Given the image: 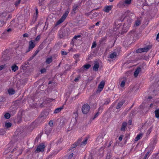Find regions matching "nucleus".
<instances>
[{
	"label": "nucleus",
	"mask_w": 159,
	"mask_h": 159,
	"mask_svg": "<svg viewBox=\"0 0 159 159\" xmlns=\"http://www.w3.org/2000/svg\"><path fill=\"white\" fill-rule=\"evenodd\" d=\"M90 107L88 104H85L82 106L81 110L83 114H87L89 111Z\"/></svg>",
	"instance_id": "obj_1"
},
{
	"label": "nucleus",
	"mask_w": 159,
	"mask_h": 159,
	"mask_svg": "<svg viewBox=\"0 0 159 159\" xmlns=\"http://www.w3.org/2000/svg\"><path fill=\"white\" fill-rule=\"evenodd\" d=\"M69 12V10H66L60 19L57 22L56 25H58L62 22L66 18Z\"/></svg>",
	"instance_id": "obj_2"
},
{
	"label": "nucleus",
	"mask_w": 159,
	"mask_h": 159,
	"mask_svg": "<svg viewBox=\"0 0 159 159\" xmlns=\"http://www.w3.org/2000/svg\"><path fill=\"white\" fill-rule=\"evenodd\" d=\"M45 147V145L43 144L42 143L39 144L38 146L37 149L35 151L36 152H43Z\"/></svg>",
	"instance_id": "obj_3"
},
{
	"label": "nucleus",
	"mask_w": 159,
	"mask_h": 159,
	"mask_svg": "<svg viewBox=\"0 0 159 159\" xmlns=\"http://www.w3.org/2000/svg\"><path fill=\"white\" fill-rule=\"evenodd\" d=\"M105 85V81H101L98 85L97 92H100L103 89Z\"/></svg>",
	"instance_id": "obj_4"
},
{
	"label": "nucleus",
	"mask_w": 159,
	"mask_h": 159,
	"mask_svg": "<svg viewBox=\"0 0 159 159\" xmlns=\"http://www.w3.org/2000/svg\"><path fill=\"white\" fill-rule=\"evenodd\" d=\"M35 46V44L32 41H30L29 42V47L28 49L26 51V52L27 53L29 52L31 49H33Z\"/></svg>",
	"instance_id": "obj_5"
},
{
	"label": "nucleus",
	"mask_w": 159,
	"mask_h": 159,
	"mask_svg": "<svg viewBox=\"0 0 159 159\" xmlns=\"http://www.w3.org/2000/svg\"><path fill=\"white\" fill-rule=\"evenodd\" d=\"M91 67V65L89 64H86L84 65L79 70V72L84 71L85 70L88 69Z\"/></svg>",
	"instance_id": "obj_6"
},
{
	"label": "nucleus",
	"mask_w": 159,
	"mask_h": 159,
	"mask_svg": "<svg viewBox=\"0 0 159 159\" xmlns=\"http://www.w3.org/2000/svg\"><path fill=\"white\" fill-rule=\"evenodd\" d=\"M152 48L151 45H149L147 46L146 47L143 48H142V50L143 52H147Z\"/></svg>",
	"instance_id": "obj_7"
},
{
	"label": "nucleus",
	"mask_w": 159,
	"mask_h": 159,
	"mask_svg": "<svg viewBox=\"0 0 159 159\" xmlns=\"http://www.w3.org/2000/svg\"><path fill=\"white\" fill-rule=\"evenodd\" d=\"M141 69L140 67H138L136 69V70L135 71L134 73V75L135 77H137L138 74H139V73L141 71Z\"/></svg>",
	"instance_id": "obj_8"
},
{
	"label": "nucleus",
	"mask_w": 159,
	"mask_h": 159,
	"mask_svg": "<svg viewBox=\"0 0 159 159\" xmlns=\"http://www.w3.org/2000/svg\"><path fill=\"white\" fill-rule=\"evenodd\" d=\"M112 6H108L105 7L104 9V11L106 12H109L112 9Z\"/></svg>",
	"instance_id": "obj_9"
},
{
	"label": "nucleus",
	"mask_w": 159,
	"mask_h": 159,
	"mask_svg": "<svg viewBox=\"0 0 159 159\" xmlns=\"http://www.w3.org/2000/svg\"><path fill=\"white\" fill-rule=\"evenodd\" d=\"M82 141V139H79L77 143H75L72 145L71 146V147H70V150L71 149H73L75 148L78 145V144H80V143L81 142V141Z\"/></svg>",
	"instance_id": "obj_10"
},
{
	"label": "nucleus",
	"mask_w": 159,
	"mask_h": 159,
	"mask_svg": "<svg viewBox=\"0 0 159 159\" xmlns=\"http://www.w3.org/2000/svg\"><path fill=\"white\" fill-rule=\"evenodd\" d=\"M88 140V139L87 137L85 138L83 141L80 143V146H85L87 143Z\"/></svg>",
	"instance_id": "obj_11"
},
{
	"label": "nucleus",
	"mask_w": 159,
	"mask_h": 159,
	"mask_svg": "<svg viewBox=\"0 0 159 159\" xmlns=\"http://www.w3.org/2000/svg\"><path fill=\"white\" fill-rule=\"evenodd\" d=\"M131 2V0H125L123 2V5L126 6L130 4Z\"/></svg>",
	"instance_id": "obj_12"
},
{
	"label": "nucleus",
	"mask_w": 159,
	"mask_h": 159,
	"mask_svg": "<svg viewBox=\"0 0 159 159\" xmlns=\"http://www.w3.org/2000/svg\"><path fill=\"white\" fill-rule=\"evenodd\" d=\"M11 68L13 71L15 72L18 70V67L16 64H13L11 66Z\"/></svg>",
	"instance_id": "obj_13"
},
{
	"label": "nucleus",
	"mask_w": 159,
	"mask_h": 159,
	"mask_svg": "<svg viewBox=\"0 0 159 159\" xmlns=\"http://www.w3.org/2000/svg\"><path fill=\"white\" fill-rule=\"evenodd\" d=\"M78 6L77 5H75L73 7L72 11V13H75L76 11L78 10Z\"/></svg>",
	"instance_id": "obj_14"
},
{
	"label": "nucleus",
	"mask_w": 159,
	"mask_h": 159,
	"mask_svg": "<svg viewBox=\"0 0 159 159\" xmlns=\"http://www.w3.org/2000/svg\"><path fill=\"white\" fill-rule=\"evenodd\" d=\"M117 56V53L116 52H114L111 53L110 55V57L111 59H114L116 58Z\"/></svg>",
	"instance_id": "obj_15"
},
{
	"label": "nucleus",
	"mask_w": 159,
	"mask_h": 159,
	"mask_svg": "<svg viewBox=\"0 0 159 159\" xmlns=\"http://www.w3.org/2000/svg\"><path fill=\"white\" fill-rule=\"evenodd\" d=\"M143 134L140 133L137 135L136 137L134 139V140L135 141H137L139 140L143 136Z\"/></svg>",
	"instance_id": "obj_16"
},
{
	"label": "nucleus",
	"mask_w": 159,
	"mask_h": 159,
	"mask_svg": "<svg viewBox=\"0 0 159 159\" xmlns=\"http://www.w3.org/2000/svg\"><path fill=\"white\" fill-rule=\"evenodd\" d=\"M127 124L125 122H123L122 123V126L121 128V131H124L125 130V128L126 127Z\"/></svg>",
	"instance_id": "obj_17"
},
{
	"label": "nucleus",
	"mask_w": 159,
	"mask_h": 159,
	"mask_svg": "<svg viewBox=\"0 0 159 159\" xmlns=\"http://www.w3.org/2000/svg\"><path fill=\"white\" fill-rule=\"evenodd\" d=\"M124 102L123 101H121L119 102L116 106V109H119L122 106Z\"/></svg>",
	"instance_id": "obj_18"
},
{
	"label": "nucleus",
	"mask_w": 159,
	"mask_h": 159,
	"mask_svg": "<svg viewBox=\"0 0 159 159\" xmlns=\"http://www.w3.org/2000/svg\"><path fill=\"white\" fill-rule=\"evenodd\" d=\"M8 92L10 95H12L15 93V90L12 89H9L8 90Z\"/></svg>",
	"instance_id": "obj_19"
},
{
	"label": "nucleus",
	"mask_w": 159,
	"mask_h": 159,
	"mask_svg": "<svg viewBox=\"0 0 159 159\" xmlns=\"http://www.w3.org/2000/svg\"><path fill=\"white\" fill-rule=\"evenodd\" d=\"M99 67V65L98 64H95L93 67V69L95 71H97L98 70V69Z\"/></svg>",
	"instance_id": "obj_20"
},
{
	"label": "nucleus",
	"mask_w": 159,
	"mask_h": 159,
	"mask_svg": "<svg viewBox=\"0 0 159 159\" xmlns=\"http://www.w3.org/2000/svg\"><path fill=\"white\" fill-rule=\"evenodd\" d=\"M11 124L10 122H5V127L6 128H9L11 126Z\"/></svg>",
	"instance_id": "obj_21"
},
{
	"label": "nucleus",
	"mask_w": 159,
	"mask_h": 159,
	"mask_svg": "<svg viewBox=\"0 0 159 159\" xmlns=\"http://www.w3.org/2000/svg\"><path fill=\"white\" fill-rule=\"evenodd\" d=\"M155 113L156 117L159 119V109L155 111Z\"/></svg>",
	"instance_id": "obj_22"
},
{
	"label": "nucleus",
	"mask_w": 159,
	"mask_h": 159,
	"mask_svg": "<svg viewBox=\"0 0 159 159\" xmlns=\"http://www.w3.org/2000/svg\"><path fill=\"white\" fill-rule=\"evenodd\" d=\"M52 61V57H51L49 58H47L46 60V62L47 64H49L51 63Z\"/></svg>",
	"instance_id": "obj_23"
},
{
	"label": "nucleus",
	"mask_w": 159,
	"mask_h": 159,
	"mask_svg": "<svg viewBox=\"0 0 159 159\" xmlns=\"http://www.w3.org/2000/svg\"><path fill=\"white\" fill-rule=\"evenodd\" d=\"M62 109H63V108L61 107L58 108L56 109L54 111V113H59L61 111V110Z\"/></svg>",
	"instance_id": "obj_24"
},
{
	"label": "nucleus",
	"mask_w": 159,
	"mask_h": 159,
	"mask_svg": "<svg viewBox=\"0 0 159 159\" xmlns=\"http://www.w3.org/2000/svg\"><path fill=\"white\" fill-rule=\"evenodd\" d=\"M141 23V20L139 19H138L137 20L135 21V25L136 26L139 25Z\"/></svg>",
	"instance_id": "obj_25"
},
{
	"label": "nucleus",
	"mask_w": 159,
	"mask_h": 159,
	"mask_svg": "<svg viewBox=\"0 0 159 159\" xmlns=\"http://www.w3.org/2000/svg\"><path fill=\"white\" fill-rule=\"evenodd\" d=\"M7 15V13L6 12H4L1 13L0 14V16L2 19H3V18L6 16Z\"/></svg>",
	"instance_id": "obj_26"
},
{
	"label": "nucleus",
	"mask_w": 159,
	"mask_h": 159,
	"mask_svg": "<svg viewBox=\"0 0 159 159\" xmlns=\"http://www.w3.org/2000/svg\"><path fill=\"white\" fill-rule=\"evenodd\" d=\"M125 81L123 80L122 81L120 84V86L121 87H124L125 85Z\"/></svg>",
	"instance_id": "obj_27"
},
{
	"label": "nucleus",
	"mask_w": 159,
	"mask_h": 159,
	"mask_svg": "<svg viewBox=\"0 0 159 159\" xmlns=\"http://www.w3.org/2000/svg\"><path fill=\"white\" fill-rule=\"evenodd\" d=\"M5 118L7 119H8L10 117V115L9 113H6L4 115Z\"/></svg>",
	"instance_id": "obj_28"
},
{
	"label": "nucleus",
	"mask_w": 159,
	"mask_h": 159,
	"mask_svg": "<svg viewBox=\"0 0 159 159\" xmlns=\"http://www.w3.org/2000/svg\"><path fill=\"white\" fill-rule=\"evenodd\" d=\"M81 37V35H78L77 36H75L72 39L73 41H75V40L76 39H77L79 38H80Z\"/></svg>",
	"instance_id": "obj_29"
},
{
	"label": "nucleus",
	"mask_w": 159,
	"mask_h": 159,
	"mask_svg": "<svg viewBox=\"0 0 159 159\" xmlns=\"http://www.w3.org/2000/svg\"><path fill=\"white\" fill-rule=\"evenodd\" d=\"M73 153H71L70 154H69L67 156V158L69 159H71L72 157H73Z\"/></svg>",
	"instance_id": "obj_30"
},
{
	"label": "nucleus",
	"mask_w": 159,
	"mask_h": 159,
	"mask_svg": "<svg viewBox=\"0 0 159 159\" xmlns=\"http://www.w3.org/2000/svg\"><path fill=\"white\" fill-rule=\"evenodd\" d=\"M152 126L151 128H150L148 130L147 134H149L151 133L152 130Z\"/></svg>",
	"instance_id": "obj_31"
},
{
	"label": "nucleus",
	"mask_w": 159,
	"mask_h": 159,
	"mask_svg": "<svg viewBox=\"0 0 159 159\" xmlns=\"http://www.w3.org/2000/svg\"><path fill=\"white\" fill-rule=\"evenodd\" d=\"M96 46H97V44H96V42H93V43L92 45V46L91 47V48H95L96 47Z\"/></svg>",
	"instance_id": "obj_32"
},
{
	"label": "nucleus",
	"mask_w": 159,
	"mask_h": 159,
	"mask_svg": "<svg viewBox=\"0 0 159 159\" xmlns=\"http://www.w3.org/2000/svg\"><path fill=\"white\" fill-rule=\"evenodd\" d=\"M136 52L137 53L143 52L142 50V48H139L136 50Z\"/></svg>",
	"instance_id": "obj_33"
},
{
	"label": "nucleus",
	"mask_w": 159,
	"mask_h": 159,
	"mask_svg": "<svg viewBox=\"0 0 159 159\" xmlns=\"http://www.w3.org/2000/svg\"><path fill=\"white\" fill-rule=\"evenodd\" d=\"M39 51L38 50H36L34 54H33L31 59H32L39 52Z\"/></svg>",
	"instance_id": "obj_34"
},
{
	"label": "nucleus",
	"mask_w": 159,
	"mask_h": 159,
	"mask_svg": "<svg viewBox=\"0 0 159 159\" xmlns=\"http://www.w3.org/2000/svg\"><path fill=\"white\" fill-rule=\"evenodd\" d=\"M6 67V66L5 65H3L0 66V70L5 68Z\"/></svg>",
	"instance_id": "obj_35"
},
{
	"label": "nucleus",
	"mask_w": 159,
	"mask_h": 159,
	"mask_svg": "<svg viewBox=\"0 0 159 159\" xmlns=\"http://www.w3.org/2000/svg\"><path fill=\"white\" fill-rule=\"evenodd\" d=\"M40 35H38L35 39V41H39L40 39Z\"/></svg>",
	"instance_id": "obj_36"
},
{
	"label": "nucleus",
	"mask_w": 159,
	"mask_h": 159,
	"mask_svg": "<svg viewBox=\"0 0 159 159\" xmlns=\"http://www.w3.org/2000/svg\"><path fill=\"white\" fill-rule=\"evenodd\" d=\"M20 0H19L15 2V5L16 6H17L20 3Z\"/></svg>",
	"instance_id": "obj_37"
},
{
	"label": "nucleus",
	"mask_w": 159,
	"mask_h": 159,
	"mask_svg": "<svg viewBox=\"0 0 159 159\" xmlns=\"http://www.w3.org/2000/svg\"><path fill=\"white\" fill-rule=\"evenodd\" d=\"M40 72L41 73H44L46 72V70L45 68H43L41 70Z\"/></svg>",
	"instance_id": "obj_38"
},
{
	"label": "nucleus",
	"mask_w": 159,
	"mask_h": 159,
	"mask_svg": "<svg viewBox=\"0 0 159 159\" xmlns=\"http://www.w3.org/2000/svg\"><path fill=\"white\" fill-rule=\"evenodd\" d=\"M123 137V135H121L119 137V139H118L120 141H121L122 140Z\"/></svg>",
	"instance_id": "obj_39"
},
{
	"label": "nucleus",
	"mask_w": 159,
	"mask_h": 159,
	"mask_svg": "<svg viewBox=\"0 0 159 159\" xmlns=\"http://www.w3.org/2000/svg\"><path fill=\"white\" fill-rule=\"evenodd\" d=\"M105 40V39L104 38L102 39L99 41V43L100 44H102V43Z\"/></svg>",
	"instance_id": "obj_40"
},
{
	"label": "nucleus",
	"mask_w": 159,
	"mask_h": 159,
	"mask_svg": "<svg viewBox=\"0 0 159 159\" xmlns=\"http://www.w3.org/2000/svg\"><path fill=\"white\" fill-rule=\"evenodd\" d=\"M149 152H148L146 154V155H145L144 158L143 159H146V158H147L149 154Z\"/></svg>",
	"instance_id": "obj_41"
},
{
	"label": "nucleus",
	"mask_w": 159,
	"mask_h": 159,
	"mask_svg": "<svg viewBox=\"0 0 159 159\" xmlns=\"http://www.w3.org/2000/svg\"><path fill=\"white\" fill-rule=\"evenodd\" d=\"M80 56V55L78 54H75L74 56V58H78Z\"/></svg>",
	"instance_id": "obj_42"
},
{
	"label": "nucleus",
	"mask_w": 159,
	"mask_h": 159,
	"mask_svg": "<svg viewBox=\"0 0 159 159\" xmlns=\"http://www.w3.org/2000/svg\"><path fill=\"white\" fill-rule=\"evenodd\" d=\"M61 54L62 55H66L67 54V53L66 52H64V51H61Z\"/></svg>",
	"instance_id": "obj_43"
},
{
	"label": "nucleus",
	"mask_w": 159,
	"mask_h": 159,
	"mask_svg": "<svg viewBox=\"0 0 159 159\" xmlns=\"http://www.w3.org/2000/svg\"><path fill=\"white\" fill-rule=\"evenodd\" d=\"M49 125L51 126V127H52L53 126V122L52 121H49Z\"/></svg>",
	"instance_id": "obj_44"
},
{
	"label": "nucleus",
	"mask_w": 159,
	"mask_h": 159,
	"mask_svg": "<svg viewBox=\"0 0 159 159\" xmlns=\"http://www.w3.org/2000/svg\"><path fill=\"white\" fill-rule=\"evenodd\" d=\"M110 102V100H107L104 103V104L107 105Z\"/></svg>",
	"instance_id": "obj_45"
},
{
	"label": "nucleus",
	"mask_w": 159,
	"mask_h": 159,
	"mask_svg": "<svg viewBox=\"0 0 159 159\" xmlns=\"http://www.w3.org/2000/svg\"><path fill=\"white\" fill-rule=\"evenodd\" d=\"M23 36L24 37H27L28 36V34H25L23 35Z\"/></svg>",
	"instance_id": "obj_46"
},
{
	"label": "nucleus",
	"mask_w": 159,
	"mask_h": 159,
	"mask_svg": "<svg viewBox=\"0 0 159 159\" xmlns=\"http://www.w3.org/2000/svg\"><path fill=\"white\" fill-rule=\"evenodd\" d=\"M156 40H157L158 41H159V33L157 34V36Z\"/></svg>",
	"instance_id": "obj_47"
},
{
	"label": "nucleus",
	"mask_w": 159,
	"mask_h": 159,
	"mask_svg": "<svg viewBox=\"0 0 159 159\" xmlns=\"http://www.w3.org/2000/svg\"><path fill=\"white\" fill-rule=\"evenodd\" d=\"M98 114H99V113L98 112H97L96 114L95 115L94 119L96 118L98 116Z\"/></svg>",
	"instance_id": "obj_48"
},
{
	"label": "nucleus",
	"mask_w": 159,
	"mask_h": 159,
	"mask_svg": "<svg viewBox=\"0 0 159 159\" xmlns=\"http://www.w3.org/2000/svg\"><path fill=\"white\" fill-rule=\"evenodd\" d=\"M1 23V24H2V25H1V26H2L5 23V22L4 21H0V23Z\"/></svg>",
	"instance_id": "obj_49"
},
{
	"label": "nucleus",
	"mask_w": 159,
	"mask_h": 159,
	"mask_svg": "<svg viewBox=\"0 0 159 159\" xmlns=\"http://www.w3.org/2000/svg\"><path fill=\"white\" fill-rule=\"evenodd\" d=\"M79 79V78H75V79H74V81L75 82H77L78 80Z\"/></svg>",
	"instance_id": "obj_50"
},
{
	"label": "nucleus",
	"mask_w": 159,
	"mask_h": 159,
	"mask_svg": "<svg viewBox=\"0 0 159 159\" xmlns=\"http://www.w3.org/2000/svg\"><path fill=\"white\" fill-rule=\"evenodd\" d=\"M35 9H36V15H38V9L37 8H35Z\"/></svg>",
	"instance_id": "obj_51"
},
{
	"label": "nucleus",
	"mask_w": 159,
	"mask_h": 159,
	"mask_svg": "<svg viewBox=\"0 0 159 159\" xmlns=\"http://www.w3.org/2000/svg\"><path fill=\"white\" fill-rule=\"evenodd\" d=\"M54 100V99H48V101L49 102H52Z\"/></svg>",
	"instance_id": "obj_52"
},
{
	"label": "nucleus",
	"mask_w": 159,
	"mask_h": 159,
	"mask_svg": "<svg viewBox=\"0 0 159 159\" xmlns=\"http://www.w3.org/2000/svg\"><path fill=\"white\" fill-rule=\"evenodd\" d=\"M128 123L130 125L131 124L132 121L131 120H129V121Z\"/></svg>",
	"instance_id": "obj_53"
},
{
	"label": "nucleus",
	"mask_w": 159,
	"mask_h": 159,
	"mask_svg": "<svg viewBox=\"0 0 159 159\" xmlns=\"http://www.w3.org/2000/svg\"><path fill=\"white\" fill-rule=\"evenodd\" d=\"M45 132L47 134H48L50 133V131L48 132L47 131H46Z\"/></svg>",
	"instance_id": "obj_54"
},
{
	"label": "nucleus",
	"mask_w": 159,
	"mask_h": 159,
	"mask_svg": "<svg viewBox=\"0 0 159 159\" xmlns=\"http://www.w3.org/2000/svg\"><path fill=\"white\" fill-rule=\"evenodd\" d=\"M99 23L98 22L96 23L95 25H99Z\"/></svg>",
	"instance_id": "obj_55"
},
{
	"label": "nucleus",
	"mask_w": 159,
	"mask_h": 159,
	"mask_svg": "<svg viewBox=\"0 0 159 159\" xmlns=\"http://www.w3.org/2000/svg\"><path fill=\"white\" fill-rule=\"evenodd\" d=\"M15 22V20H13L11 21V24H12L14 22Z\"/></svg>",
	"instance_id": "obj_56"
},
{
	"label": "nucleus",
	"mask_w": 159,
	"mask_h": 159,
	"mask_svg": "<svg viewBox=\"0 0 159 159\" xmlns=\"http://www.w3.org/2000/svg\"><path fill=\"white\" fill-rule=\"evenodd\" d=\"M153 104L152 103L151 104H150V107H153Z\"/></svg>",
	"instance_id": "obj_57"
},
{
	"label": "nucleus",
	"mask_w": 159,
	"mask_h": 159,
	"mask_svg": "<svg viewBox=\"0 0 159 159\" xmlns=\"http://www.w3.org/2000/svg\"><path fill=\"white\" fill-rule=\"evenodd\" d=\"M11 29H8L7 30V32H9L10 31H11Z\"/></svg>",
	"instance_id": "obj_58"
},
{
	"label": "nucleus",
	"mask_w": 159,
	"mask_h": 159,
	"mask_svg": "<svg viewBox=\"0 0 159 159\" xmlns=\"http://www.w3.org/2000/svg\"><path fill=\"white\" fill-rule=\"evenodd\" d=\"M63 37V36L62 35H60V37L61 38H62Z\"/></svg>",
	"instance_id": "obj_59"
},
{
	"label": "nucleus",
	"mask_w": 159,
	"mask_h": 159,
	"mask_svg": "<svg viewBox=\"0 0 159 159\" xmlns=\"http://www.w3.org/2000/svg\"><path fill=\"white\" fill-rule=\"evenodd\" d=\"M104 147H102L100 149L102 150L104 149Z\"/></svg>",
	"instance_id": "obj_60"
},
{
	"label": "nucleus",
	"mask_w": 159,
	"mask_h": 159,
	"mask_svg": "<svg viewBox=\"0 0 159 159\" xmlns=\"http://www.w3.org/2000/svg\"><path fill=\"white\" fill-rule=\"evenodd\" d=\"M77 61L76 60L75 61V64H76V63H77Z\"/></svg>",
	"instance_id": "obj_61"
},
{
	"label": "nucleus",
	"mask_w": 159,
	"mask_h": 159,
	"mask_svg": "<svg viewBox=\"0 0 159 159\" xmlns=\"http://www.w3.org/2000/svg\"><path fill=\"white\" fill-rule=\"evenodd\" d=\"M114 0H109V1L110 2H113V1Z\"/></svg>",
	"instance_id": "obj_62"
},
{
	"label": "nucleus",
	"mask_w": 159,
	"mask_h": 159,
	"mask_svg": "<svg viewBox=\"0 0 159 159\" xmlns=\"http://www.w3.org/2000/svg\"><path fill=\"white\" fill-rule=\"evenodd\" d=\"M159 64V60L158 61H157V64Z\"/></svg>",
	"instance_id": "obj_63"
},
{
	"label": "nucleus",
	"mask_w": 159,
	"mask_h": 159,
	"mask_svg": "<svg viewBox=\"0 0 159 159\" xmlns=\"http://www.w3.org/2000/svg\"><path fill=\"white\" fill-rule=\"evenodd\" d=\"M156 159H159V157H156Z\"/></svg>",
	"instance_id": "obj_64"
}]
</instances>
